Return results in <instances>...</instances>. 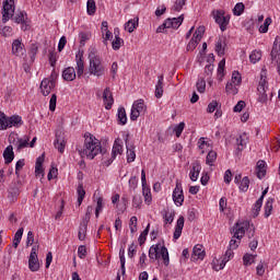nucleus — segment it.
I'll return each instance as SVG.
<instances>
[{
  "label": "nucleus",
  "instance_id": "obj_8",
  "mask_svg": "<svg viewBox=\"0 0 280 280\" xmlns=\"http://www.w3.org/2000/svg\"><path fill=\"white\" fill-rule=\"evenodd\" d=\"M56 86V79L52 77L45 78L40 82V92L44 96H48Z\"/></svg>",
  "mask_w": 280,
  "mask_h": 280
},
{
  "label": "nucleus",
  "instance_id": "obj_57",
  "mask_svg": "<svg viewBox=\"0 0 280 280\" xmlns=\"http://www.w3.org/2000/svg\"><path fill=\"white\" fill-rule=\"evenodd\" d=\"M175 212H165L163 219L165 224H172L174 221Z\"/></svg>",
  "mask_w": 280,
  "mask_h": 280
},
{
  "label": "nucleus",
  "instance_id": "obj_20",
  "mask_svg": "<svg viewBox=\"0 0 280 280\" xmlns=\"http://www.w3.org/2000/svg\"><path fill=\"white\" fill-rule=\"evenodd\" d=\"M75 62H77L75 70H77L78 78H81L84 72V57H83V54H81L80 51L75 56Z\"/></svg>",
  "mask_w": 280,
  "mask_h": 280
},
{
  "label": "nucleus",
  "instance_id": "obj_4",
  "mask_svg": "<svg viewBox=\"0 0 280 280\" xmlns=\"http://www.w3.org/2000/svg\"><path fill=\"white\" fill-rule=\"evenodd\" d=\"M23 120L20 115H12L7 117V115L0 110V130H7L8 128H20L23 126Z\"/></svg>",
  "mask_w": 280,
  "mask_h": 280
},
{
  "label": "nucleus",
  "instance_id": "obj_61",
  "mask_svg": "<svg viewBox=\"0 0 280 280\" xmlns=\"http://www.w3.org/2000/svg\"><path fill=\"white\" fill-rule=\"evenodd\" d=\"M185 4H186V0H176L175 3H174V10L176 12H180Z\"/></svg>",
  "mask_w": 280,
  "mask_h": 280
},
{
  "label": "nucleus",
  "instance_id": "obj_32",
  "mask_svg": "<svg viewBox=\"0 0 280 280\" xmlns=\"http://www.w3.org/2000/svg\"><path fill=\"white\" fill-rule=\"evenodd\" d=\"M44 160H45V154H42L36 159V164H35V174L36 175H40L44 173V168H43Z\"/></svg>",
  "mask_w": 280,
  "mask_h": 280
},
{
  "label": "nucleus",
  "instance_id": "obj_14",
  "mask_svg": "<svg viewBox=\"0 0 280 280\" xmlns=\"http://www.w3.org/2000/svg\"><path fill=\"white\" fill-rule=\"evenodd\" d=\"M247 226H249L248 221H244V223H236L235 228L233 229V237L241 241V238H243L245 235V229H247Z\"/></svg>",
  "mask_w": 280,
  "mask_h": 280
},
{
  "label": "nucleus",
  "instance_id": "obj_1",
  "mask_svg": "<svg viewBox=\"0 0 280 280\" xmlns=\"http://www.w3.org/2000/svg\"><path fill=\"white\" fill-rule=\"evenodd\" d=\"M77 151L82 159L86 158L88 160H94L100 153L103 156L106 154V151L102 149L101 141L91 133L84 135V144L78 145Z\"/></svg>",
  "mask_w": 280,
  "mask_h": 280
},
{
  "label": "nucleus",
  "instance_id": "obj_9",
  "mask_svg": "<svg viewBox=\"0 0 280 280\" xmlns=\"http://www.w3.org/2000/svg\"><path fill=\"white\" fill-rule=\"evenodd\" d=\"M184 200H185V197H184L183 186L180 182H177L173 191V201L177 207H182L184 203Z\"/></svg>",
  "mask_w": 280,
  "mask_h": 280
},
{
  "label": "nucleus",
  "instance_id": "obj_16",
  "mask_svg": "<svg viewBox=\"0 0 280 280\" xmlns=\"http://www.w3.org/2000/svg\"><path fill=\"white\" fill-rule=\"evenodd\" d=\"M184 16L179 15L178 18H168L164 22V26H167V28L178 30V27L183 24Z\"/></svg>",
  "mask_w": 280,
  "mask_h": 280
},
{
  "label": "nucleus",
  "instance_id": "obj_39",
  "mask_svg": "<svg viewBox=\"0 0 280 280\" xmlns=\"http://www.w3.org/2000/svg\"><path fill=\"white\" fill-rule=\"evenodd\" d=\"M225 91L229 95H236L238 93L237 85L232 82L226 83Z\"/></svg>",
  "mask_w": 280,
  "mask_h": 280
},
{
  "label": "nucleus",
  "instance_id": "obj_27",
  "mask_svg": "<svg viewBox=\"0 0 280 280\" xmlns=\"http://www.w3.org/2000/svg\"><path fill=\"white\" fill-rule=\"evenodd\" d=\"M3 159L5 164L12 163L14 160L13 147L9 144L3 151Z\"/></svg>",
  "mask_w": 280,
  "mask_h": 280
},
{
  "label": "nucleus",
  "instance_id": "obj_23",
  "mask_svg": "<svg viewBox=\"0 0 280 280\" xmlns=\"http://www.w3.org/2000/svg\"><path fill=\"white\" fill-rule=\"evenodd\" d=\"M67 141L58 132L56 133V140L54 142L55 148L59 151L60 154L65 152Z\"/></svg>",
  "mask_w": 280,
  "mask_h": 280
},
{
  "label": "nucleus",
  "instance_id": "obj_56",
  "mask_svg": "<svg viewBox=\"0 0 280 280\" xmlns=\"http://www.w3.org/2000/svg\"><path fill=\"white\" fill-rule=\"evenodd\" d=\"M137 226H138V219L137 217H131L129 221V229L131 234H135L137 232Z\"/></svg>",
  "mask_w": 280,
  "mask_h": 280
},
{
  "label": "nucleus",
  "instance_id": "obj_50",
  "mask_svg": "<svg viewBox=\"0 0 280 280\" xmlns=\"http://www.w3.org/2000/svg\"><path fill=\"white\" fill-rule=\"evenodd\" d=\"M77 191H78V205L80 207L82 205L83 199L85 198V190L82 184H79Z\"/></svg>",
  "mask_w": 280,
  "mask_h": 280
},
{
  "label": "nucleus",
  "instance_id": "obj_59",
  "mask_svg": "<svg viewBox=\"0 0 280 280\" xmlns=\"http://www.w3.org/2000/svg\"><path fill=\"white\" fill-rule=\"evenodd\" d=\"M184 128H185V122L182 121L179 122L175 128H174V132L176 135L177 138L180 137L182 132L184 131Z\"/></svg>",
  "mask_w": 280,
  "mask_h": 280
},
{
  "label": "nucleus",
  "instance_id": "obj_58",
  "mask_svg": "<svg viewBox=\"0 0 280 280\" xmlns=\"http://www.w3.org/2000/svg\"><path fill=\"white\" fill-rule=\"evenodd\" d=\"M12 32H13V28H12L11 26L5 25V26H3V27L1 28L0 34H1L3 37H10V36L12 35Z\"/></svg>",
  "mask_w": 280,
  "mask_h": 280
},
{
  "label": "nucleus",
  "instance_id": "obj_10",
  "mask_svg": "<svg viewBox=\"0 0 280 280\" xmlns=\"http://www.w3.org/2000/svg\"><path fill=\"white\" fill-rule=\"evenodd\" d=\"M14 1L13 0H7L3 3V11H2V23L5 24L10 18L13 15L14 12Z\"/></svg>",
  "mask_w": 280,
  "mask_h": 280
},
{
  "label": "nucleus",
  "instance_id": "obj_53",
  "mask_svg": "<svg viewBox=\"0 0 280 280\" xmlns=\"http://www.w3.org/2000/svg\"><path fill=\"white\" fill-rule=\"evenodd\" d=\"M197 90L199 93H205L206 91V80L203 77H199L197 81Z\"/></svg>",
  "mask_w": 280,
  "mask_h": 280
},
{
  "label": "nucleus",
  "instance_id": "obj_24",
  "mask_svg": "<svg viewBox=\"0 0 280 280\" xmlns=\"http://www.w3.org/2000/svg\"><path fill=\"white\" fill-rule=\"evenodd\" d=\"M122 152H124L122 141L121 139L117 138L112 149L113 159H116L117 155H121Z\"/></svg>",
  "mask_w": 280,
  "mask_h": 280
},
{
  "label": "nucleus",
  "instance_id": "obj_35",
  "mask_svg": "<svg viewBox=\"0 0 280 280\" xmlns=\"http://www.w3.org/2000/svg\"><path fill=\"white\" fill-rule=\"evenodd\" d=\"M203 33H205V26H199L198 30L194 33L191 40L195 42L196 44H199Z\"/></svg>",
  "mask_w": 280,
  "mask_h": 280
},
{
  "label": "nucleus",
  "instance_id": "obj_2",
  "mask_svg": "<svg viewBox=\"0 0 280 280\" xmlns=\"http://www.w3.org/2000/svg\"><path fill=\"white\" fill-rule=\"evenodd\" d=\"M89 73L97 79L105 74V66L100 56L90 54L89 56Z\"/></svg>",
  "mask_w": 280,
  "mask_h": 280
},
{
  "label": "nucleus",
  "instance_id": "obj_64",
  "mask_svg": "<svg viewBox=\"0 0 280 280\" xmlns=\"http://www.w3.org/2000/svg\"><path fill=\"white\" fill-rule=\"evenodd\" d=\"M103 209V199L102 197H98L97 198V206H96V210H95V217L98 218L100 215V212L102 211Z\"/></svg>",
  "mask_w": 280,
  "mask_h": 280
},
{
  "label": "nucleus",
  "instance_id": "obj_42",
  "mask_svg": "<svg viewBox=\"0 0 280 280\" xmlns=\"http://www.w3.org/2000/svg\"><path fill=\"white\" fill-rule=\"evenodd\" d=\"M262 202H264L262 197H259V199L254 205V208H253L254 218H257L259 215V212H260L261 207H262Z\"/></svg>",
  "mask_w": 280,
  "mask_h": 280
},
{
  "label": "nucleus",
  "instance_id": "obj_30",
  "mask_svg": "<svg viewBox=\"0 0 280 280\" xmlns=\"http://www.w3.org/2000/svg\"><path fill=\"white\" fill-rule=\"evenodd\" d=\"M158 83L155 85V97L156 98H161L163 96L164 90H163V81H164V77L163 74L159 75L158 78Z\"/></svg>",
  "mask_w": 280,
  "mask_h": 280
},
{
  "label": "nucleus",
  "instance_id": "obj_11",
  "mask_svg": "<svg viewBox=\"0 0 280 280\" xmlns=\"http://www.w3.org/2000/svg\"><path fill=\"white\" fill-rule=\"evenodd\" d=\"M267 89H268L267 81L266 79L261 78L258 85V97H257L258 103L267 104V101H268V96L266 93Z\"/></svg>",
  "mask_w": 280,
  "mask_h": 280
},
{
  "label": "nucleus",
  "instance_id": "obj_60",
  "mask_svg": "<svg viewBox=\"0 0 280 280\" xmlns=\"http://www.w3.org/2000/svg\"><path fill=\"white\" fill-rule=\"evenodd\" d=\"M142 205V199L140 197V195H135L132 198V206L137 209H139Z\"/></svg>",
  "mask_w": 280,
  "mask_h": 280
},
{
  "label": "nucleus",
  "instance_id": "obj_31",
  "mask_svg": "<svg viewBox=\"0 0 280 280\" xmlns=\"http://www.w3.org/2000/svg\"><path fill=\"white\" fill-rule=\"evenodd\" d=\"M117 118H118V124L120 126H125L127 124V115L124 106L118 107Z\"/></svg>",
  "mask_w": 280,
  "mask_h": 280
},
{
  "label": "nucleus",
  "instance_id": "obj_51",
  "mask_svg": "<svg viewBox=\"0 0 280 280\" xmlns=\"http://www.w3.org/2000/svg\"><path fill=\"white\" fill-rule=\"evenodd\" d=\"M28 142H30L28 136H24L23 138H20L18 140V150L25 149L28 145Z\"/></svg>",
  "mask_w": 280,
  "mask_h": 280
},
{
  "label": "nucleus",
  "instance_id": "obj_25",
  "mask_svg": "<svg viewBox=\"0 0 280 280\" xmlns=\"http://www.w3.org/2000/svg\"><path fill=\"white\" fill-rule=\"evenodd\" d=\"M184 224H185V219L184 217H179L177 220V223L175 225V232H174V240L177 241L183 232L184 229Z\"/></svg>",
  "mask_w": 280,
  "mask_h": 280
},
{
  "label": "nucleus",
  "instance_id": "obj_17",
  "mask_svg": "<svg viewBox=\"0 0 280 280\" xmlns=\"http://www.w3.org/2000/svg\"><path fill=\"white\" fill-rule=\"evenodd\" d=\"M90 220V208H88L86 214H85V221L81 223L78 232V238L82 242L85 240L86 231H88V222Z\"/></svg>",
  "mask_w": 280,
  "mask_h": 280
},
{
  "label": "nucleus",
  "instance_id": "obj_5",
  "mask_svg": "<svg viewBox=\"0 0 280 280\" xmlns=\"http://www.w3.org/2000/svg\"><path fill=\"white\" fill-rule=\"evenodd\" d=\"M149 258L151 260H159L162 258L165 266H168L170 264L168 252L167 248L164 247V245L162 247L160 244L152 245L149 249Z\"/></svg>",
  "mask_w": 280,
  "mask_h": 280
},
{
  "label": "nucleus",
  "instance_id": "obj_18",
  "mask_svg": "<svg viewBox=\"0 0 280 280\" xmlns=\"http://www.w3.org/2000/svg\"><path fill=\"white\" fill-rule=\"evenodd\" d=\"M13 20H14V22L16 24H21L22 25V31H27V24H26L27 14H26L25 11H18L14 14Z\"/></svg>",
  "mask_w": 280,
  "mask_h": 280
},
{
  "label": "nucleus",
  "instance_id": "obj_38",
  "mask_svg": "<svg viewBox=\"0 0 280 280\" xmlns=\"http://www.w3.org/2000/svg\"><path fill=\"white\" fill-rule=\"evenodd\" d=\"M142 195L144 197L145 205L150 206L152 201V197H151V190L149 186L142 188Z\"/></svg>",
  "mask_w": 280,
  "mask_h": 280
},
{
  "label": "nucleus",
  "instance_id": "obj_7",
  "mask_svg": "<svg viewBox=\"0 0 280 280\" xmlns=\"http://www.w3.org/2000/svg\"><path fill=\"white\" fill-rule=\"evenodd\" d=\"M39 245H34L31 249L30 258H28V269L32 272H37L39 270V262H38V253Z\"/></svg>",
  "mask_w": 280,
  "mask_h": 280
},
{
  "label": "nucleus",
  "instance_id": "obj_41",
  "mask_svg": "<svg viewBox=\"0 0 280 280\" xmlns=\"http://www.w3.org/2000/svg\"><path fill=\"white\" fill-rule=\"evenodd\" d=\"M244 10H245V5L243 2L236 3L235 7L233 8L234 16H241L244 13Z\"/></svg>",
  "mask_w": 280,
  "mask_h": 280
},
{
  "label": "nucleus",
  "instance_id": "obj_3",
  "mask_svg": "<svg viewBox=\"0 0 280 280\" xmlns=\"http://www.w3.org/2000/svg\"><path fill=\"white\" fill-rule=\"evenodd\" d=\"M211 16L213 18L215 24L219 25L221 32L224 33L230 24L231 14L224 9H214L211 12Z\"/></svg>",
  "mask_w": 280,
  "mask_h": 280
},
{
  "label": "nucleus",
  "instance_id": "obj_55",
  "mask_svg": "<svg viewBox=\"0 0 280 280\" xmlns=\"http://www.w3.org/2000/svg\"><path fill=\"white\" fill-rule=\"evenodd\" d=\"M257 256L254 254H245L243 257L244 265L250 266Z\"/></svg>",
  "mask_w": 280,
  "mask_h": 280
},
{
  "label": "nucleus",
  "instance_id": "obj_62",
  "mask_svg": "<svg viewBox=\"0 0 280 280\" xmlns=\"http://www.w3.org/2000/svg\"><path fill=\"white\" fill-rule=\"evenodd\" d=\"M56 104H57V95L54 93L50 97V101H49V110L50 112H55L56 109Z\"/></svg>",
  "mask_w": 280,
  "mask_h": 280
},
{
  "label": "nucleus",
  "instance_id": "obj_37",
  "mask_svg": "<svg viewBox=\"0 0 280 280\" xmlns=\"http://www.w3.org/2000/svg\"><path fill=\"white\" fill-rule=\"evenodd\" d=\"M271 24H272V19L270 16L266 18L265 23L259 27V33L267 34L269 31V26Z\"/></svg>",
  "mask_w": 280,
  "mask_h": 280
},
{
  "label": "nucleus",
  "instance_id": "obj_44",
  "mask_svg": "<svg viewBox=\"0 0 280 280\" xmlns=\"http://www.w3.org/2000/svg\"><path fill=\"white\" fill-rule=\"evenodd\" d=\"M231 83L235 84V86H240L242 83V75L238 71H233Z\"/></svg>",
  "mask_w": 280,
  "mask_h": 280
},
{
  "label": "nucleus",
  "instance_id": "obj_48",
  "mask_svg": "<svg viewBox=\"0 0 280 280\" xmlns=\"http://www.w3.org/2000/svg\"><path fill=\"white\" fill-rule=\"evenodd\" d=\"M86 9H88V14L90 16H93L95 14V11H96L95 1L94 0H88Z\"/></svg>",
  "mask_w": 280,
  "mask_h": 280
},
{
  "label": "nucleus",
  "instance_id": "obj_54",
  "mask_svg": "<svg viewBox=\"0 0 280 280\" xmlns=\"http://www.w3.org/2000/svg\"><path fill=\"white\" fill-rule=\"evenodd\" d=\"M149 231H150V223H148V226L145 228V230H143V232H141L139 236L140 246H142L145 243Z\"/></svg>",
  "mask_w": 280,
  "mask_h": 280
},
{
  "label": "nucleus",
  "instance_id": "obj_13",
  "mask_svg": "<svg viewBox=\"0 0 280 280\" xmlns=\"http://www.w3.org/2000/svg\"><path fill=\"white\" fill-rule=\"evenodd\" d=\"M12 55L19 58L25 55L24 45L19 38L14 39L12 43Z\"/></svg>",
  "mask_w": 280,
  "mask_h": 280
},
{
  "label": "nucleus",
  "instance_id": "obj_28",
  "mask_svg": "<svg viewBox=\"0 0 280 280\" xmlns=\"http://www.w3.org/2000/svg\"><path fill=\"white\" fill-rule=\"evenodd\" d=\"M234 257V252L233 249H228L221 260V267H214L217 270H222L224 269L225 265L233 259Z\"/></svg>",
  "mask_w": 280,
  "mask_h": 280
},
{
  "label": "nucleus",
  "instance_id": "obj_33",
  "mask_svg": "<svg viewBox=\"0 0 280 280\" xmlns=\"http://www.w3.org/2000/svg\"><path fill=\"white\" fill-rule=\"evenodd\" d=\"M138 27V19H130L125 24V30L128 31V33H133V31Z\"/></svg>",
  "mask_w": 280,
  "mask_h": 280
},
{
  "label": "nucleus",
  "instance_id": "obj_26",
  "mask_svg": "<svg viewBox=\"0 0 280 280\" xmlns=\"http://www.w3.org/2000/svg\"><path fill=\"white\" fill-rule=\"evenodd\" d=\"M266 162L264 160H259L256 166V175L259 179H262L266 176Z\"/></svg>",
  "mask_w": 280,
  "mask_h": 280
},
{
  "label": "nucleus",
  "instance_id": "obj_45",
  "mask_svg": "<svg viewBox=\"0 0 280 280\" xmlns=\"http://www.w3.org/2000/svg\"><path fill=\"white\" fill-rule=\"evenodd\" d=\"M224 68H225V58H223L218 67V79L219 81H222L224 78Z\"/></svg>",
  "mask_w": 280,
  "mask_h": 280
},
{
  "label": "nucleus",
  "instance_id": "obj_15",
  "mask_svg": "<svg viewBox=\"0 0 280 280\" xmlns=\"http://www.w3.org/2000/svg\"><path fill=\"white\" fill-rule=\"evenodd\" d=\"M103 102H104L105 109L110 110L112 106L114 105V97L109 88H105L103 92Z\"/></svg>",
  "mask_w": 280,
  "mask_h": 280
},
{
  "label": "nucleus",
  "instance_id": "obj_40",
  "mask_svg": "<svg viewBox=\"0 0 280 280\" xmlns=\"http://www.w3.org/2000/svg\"><path fill=\"white\" fill-rule=\"evenodd\" d=\"M273 209V199H268L265 206V218L268 219L271 215Z\"/></svg>",
  "mask_w": 280,
  "mask_h": 280
},
{
  "label": "nucleus",
  "instance_id": "obj_22",
  "mask_svg": "<svg viewBox=\"0 0 280 280\" xmlns=\"http://www.w3.org/2000/svg\"><path fill=\"white\" fill-rule=\"evenodd\" d=\"M200 172H201V164L199 163V161L194 162L192 168L190 170V173H189V177L191 182L198 180Z\"/></svg>",
  "mask_w": 280,
  "mask_h": 280
},
{
  "label": "nucleus",
  "instance_id": "obj_29",
  "mask_svg": "<svg viewBox=\"0 0 280 280\" xmlns=\"http://www.w3.org/2000/svg\"><path fill=\"white\" fill-rule=\"evenodd\" d=\"M217 158H218V153L214 150H209L207 158H206V164L210 167L215 165L217 162Z\"/></svg>",
  "mask_w": 280,
  "mask_h": 280
},
{
  "label": "nucleus",
  "instance_id": "obj_12",
  "mask_svg": "<svg viewBox=\"0 0 280 280\" xmlns=\"http://www.w3.org/2000/svg\"><path fill=\"white\" fill-rule=\"evenodd\" d=\"M271 59L278 63V73L280 75V36H277L273 43Z\"/></svg>",
  "mask_w": 280,
  "mask_h": 280
},
{
  "label": "nucleus",
  "instance_id": "obj_49",
  "mask_svg": "<svg viewBox=\"0 0 280 280\" xmlns=\"http://www.w3.org/2000/svg\"><path fill=\"white\" fill-rule=\"evenodd\" d=\"M261 59V51L260 50H254L249 55V60L252 63L256 65Z\"/></svg>",
  "mask_w": 280,
  "mask_h": 280
},
{
  "label": "nucleus",
  "instance_id": "obj_36",
  "mask_svg": "<svg viewBox=\"0 0 280 280\" xmlns=\"http://www.w3.org/2000/svg\"><path fill=\"white\" fill-rule=\"evenodd\" d=\"M236 143H237V150L240 152H242L244 150V148L246 147L247 144V136L246 135H243V136H240L237 139H236Z\"/></svg>",
  "mask_w": 280,
  "mask_h": 280
},
{
  "label": "nucleus",
  "instance_id": "obj_47",
  "mask_svg": "<svg viewBox=\"0 0 280 280\" xmlns=\"http://www.w3.org/2000/svg\"><path fill=\"white\" fill-rule=\"evenodd\" d=\"M249 178L248 176H244L242 182L240 183V190L243 191V192H246L249 188Z\"/></svg>",
  "mask_w": 280,
  "mask_h": 280
},
{
  "label": "nucleus",
  "instance_id": "obj_6",
  "mask_svg": "<svg viewBox=\"0 0 280 280\" xmlns=\"http://www.w3.org/2000/svg\"><path fill=\"white\" fill-rule=\"evenodd\" d=\"M145 110H147V107L142 98L135 101L131 108V113H130V120L131 121L138 120L139 116L144 115Z\"/></svg>",
  "mask_w": 280,
  "mask_h": 280
},
{
  "label": "nucleus",
  "instance_id": "obj_19",
  "mask_svg": "<svg viewBox=\"0 0 280 280\" xmlns=\"http://www.w3.org/2000/svg\"><path fill=\"white\" fill-rule=\"evenodd\" d=\"M206 254L202 245H195L191 254V261L203 260Z\"/></svg>",
  "mask_w": 280,
  "mask_h": 280
},
{
  "label": "nucleus",
  "instance_id": "obj_46",
  "mask_svg": "<svg viewBox=\"0 0 280 280\" xmlns=\"http://www.w3.org/2000/svg\"><path fill=\"white\" fill-rule=\"evenodd\" d=\"M121 45H124V40L119 35H115V39L112 42V47L114 50H119Z\"/></svg>",
  "mask_w": 280,
  "mask_h": 280
},
{
  "label": "nucleus",
  "instance_id": "obj_43",
  "mask_svg": "<svg viewBox=\"0 0 280 280\" xmlns=\"http://www.w3.org/2000/svg\"><path fill=\"white\" fill-rule=\"evenodd\" d=\"M136 160V152L135 147L131 145L130 148L127 145V162L132 163Z\"/></svg>",
  "mask_w": 280,
  "mask_h": 280
},
{
  "label": "nucleus",
  "instance_id": "obj_63",
  "mask_svg": "<svg viewBox=\"0 0 280 280\" xmlns=\"http://www.w3.org/2000/svg\"><path fill=\"white\" fill-rule=\"evenodd\" d=\"M48 58H49V62H50L51 68H55L56 67V62H57L56 52L55 51H49Z\"/></svg>",
  "mask_w": 280,
  "mask_h": 280
},
{
  "label": "nucleus",
  "instance_id": "obj_52",
  "mask_svg": "<svg viewBox=\"0 0 280 280\" xmlns=\"http://www.w3.org/2000/svg\"><path fill=\"white\" fill-rule=\"evenodd\" d=\"M215 52L222 57L224 56V47H223V40L222 38H219L218 42L215 43Z\"/></svg>",
  "mask_w": 280,
  "mask_h": 280
},
{
  "label": "nucleus",
  "instance_id": "obj_21",
  "mask_svg": "<svg viewBox=\"0 0 280 280\" xmlns=\"http://www.w3.org/2000/svg\"><path fill=\"white\" fill-rule=\"evenodd\" d=\"M62 78L67 82H72L77 78L75 69L73 67H67L62 71Z\"/></svg>",
  "mask_w": 280,
  "mask_h": 280
},
{
  "label": "nucleus",
  "instance_id": "obj_34",
  "mask_svg": "<svg viewBox=\"0 0 280 280\" xmlns=\"http://www.w3.org/2000/svg\"><path fill=\"white\" fill-rule=\"evenodd\" d=\"M198 148L201 150V154H205V151H210V142L206 141L205 137H201L198 141Z\"/></svg>",
  "mask_w": 280,
  "mask_h": 280
}]
</instances>
